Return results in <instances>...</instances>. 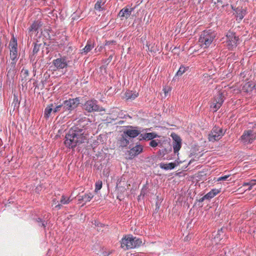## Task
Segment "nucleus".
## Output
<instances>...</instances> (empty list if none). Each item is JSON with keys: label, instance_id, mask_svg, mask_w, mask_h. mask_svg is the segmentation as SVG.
Returning a JSON list of instances; mask_svg holds the SVG:
<instances>
[{"label": "nucleus", "instance_id": "1", "mask_svg": "<svg viewBox=\"0 0 256 256\" xmlns=\"http://www.w3.org/2000/svg\"><path fill=\"white\" fill-rule=\"evenodd\" d=\"M84 135V130L78 126L72 128L66 135L64 142L66 146L69 148H74L86 140Z\"/></svg>", "mask_w": 256, "mask_h": 256}, {"label": "nucleus", "instance_id": "2", "mask_svg": "<svg viewBox=\"0 0 256 256\" xmlns=\"http://www.w3.org/2000/svg\"><path fill=\"white\" fill-rule=\"evenodd\" d=\"M84 135V130L78 126L72 128L66 135L64 142L66 146L69 148H74L86 140Z\"/></svg>", "mask_w": 256, "mask_h": 256}, {"label": "nucleus", "instance_id": "3", "mask_svg": "<svg viewBox=\"0 0 256 256\" xmlns=\"http://www.w3.org/2000/svg\"><path fill=\"white\" fill-rule=\"evenodd\" d=\"M120 243L122 248L126 250L140 246L142 244V241L140 238L129 234L125 236L122 239Z\"/></svg>", "mask_w": 256, "mask_h": 256}, {"label": "nucleus", "instance_id": "4", "mask_svg": "<svg viewBox=\"0 0 256 256\" xmlns=\"http://www.w3.org/2000/svg\"><path fill=\"white\" fill-rule=\"evenodd\" d=\"M216 36L214 32L210 30L202 32L198 40V42L202 48H207L212 44Z\"/></svg>", "mask_w": 256, "mask_h": 256}, {"label": "nucleus", "instance_id": "5", "mask_svg": "<svg viewBox=\"0 0 256 256\" xmlns=\"http://www.w3.org/2000/svg\"><path fill=\"white\" fill-rule=\"evenodd\" d=\"M226 44L228 48L230 50H232L236 48L240 42V40L238 36L236 34L229 31L227 32Z\"/></svg>", "mask_w": 256, "mask_h": 256}, {"label": "nucleus", "instance_id": "6", "mask_svg": "<svg viewBox=\"0 0 256 256\" xmlns=\"http://www.w3.org/2000/svg\"><path fill=\"white\" fill-rule=\"evenodd\" d=\"M224 100V92L220 90L218 91L212 101L210 108L214 112H216L222 106Z\"/></svg>", "mask_w": 256, "mask_h": 256}, {"label": "nucleus", "instance_id": "7", "mask_svg": "<svg viewBox=\"0 0 256 256\" xmlns=\"http://www.w3.org/2000/svg\"><path fill=\"white\" fill-rule=\"evenodd\" d=\"M224 133L225 131L222 128L215 126L209 134V140L212 142L218 140L222 138Z\"/></svg>", "mask_w": 256, "mask_h": 256}, {"label": "nucleus", "instance_id": "8", "mask_svg": "<svg viewBox=\"0 0 256 256\" xmlns=\"http://www.w3.org/2000/svg\"><path fill=\"white\" fill-rule=\"evenodd\" d=\"M64 105L68 112V114H70L74 110L80 103V99L79 98H69L68 100L63 101Z\"/></svg>", "mask_w": 256, "mask_h": 256}, {"label": "nucleus", "instance_id": "9", "mask_svg": "<svg viewBox=\"0 0 256 256\" xmlns=\"http://www.w3.org/2000/svg\"><path fill=\"white\" fill-rule=\"evenodd\" d=\"M256 139V132L252 130H245L240 137V140L244 144L252 143Z\"/></svg>", "mask_w": 256, "mask_h": 256}, {"label": "nucleus", "instance_id": "10", "mask_svg": "<svg viewBox=\"0 0 256 256\" xmlns=\"http://www.w3.org/2000/svg\"><path fill=\"white\" fill-rule=\"evenodd\" d=\"M83 108L88 112L101 111L98 104V101L94 100H87L83 106Z\"/></svg>", "mask_w": 256, "mask_h": 256}, {"label": "nucleus", "instance_id": "11", "mask_svg": "<svg viewBox=\"0 0 256 256\" xmlns=\"http://www.w3.org/2000/svg\"><path fill=\"white\" fill-rule=\"evenodd\" d=\"M10 58L12 60V68L8 70L7 76L12 75L14 71V67L18 60V48L10 49Z\"/></svg>", "mask_w": 256, "mask_h": 256}, {"label": "nucleus", "instance_id": "12", "mask_svg": "<svg viewBox=\"0 0 256 256\" xmlns=\"http://www.w3.org/2000/svg\"><path fill=\"white\" fill-rule=\"evenodd\" d=\"M52 63L56 69L58 70L66 68L68 66L66 59L64 56H60L59 58L54 60Z\"/></svg>", "mask_w": 256, "mask_h": 256}, {"label": "nucleus", "instance_id": "13", "mask_svg": "<svg viewBox=\"0 0 256 256\" xmlns=\"http://www.w3.org/2000/svg\"><path fill=\"white\" fill-rule=\"evenodd\" d=\"M172 136L174 139L173 148L175 154L178 153L182 146V140L179 136L176 134H172Z\"/></svg>", "mask_w": 256, "mask_h": 256}, {"label": "nucleus", "instance_id": "14", "mask_svg": "<svg viewBox=\"0 0 256 256\" xmlns=\"http://www.w3.org/2000/svg\"><path fill=\"white\" fill-rule=\"evenodd\" d=\"M232 8L235 12L237 20L241 21L246 14V10L242 8H234V6H231Z\"/></svg>", "mask_w": 256, "mask_h": 256}, {"label": "nucleus", "instance_id": "15", "mask_svg": "<svg viewBox=\"0 0 256 256\" xmlns=\"http://www.w3.org/2000/svg\"><path fill=\"white\" fill-rule=\"evenodd\" d=\"M129 139L127 136L123 132L118 140L119 146L121 148L126 147L129 144Z\"/></svg>", "mask_w": 256, "mask_h": 256}, {"label": "nucleus", "instance_id": "16", "mask_svg": "<svg viewBox=\"0 0 256 256\" xmlns=\"http://www.w3.org/2000/svg\"><path fill=\"white\" fill-rule=\"evenodd\" d=\"M142 146L140 144L136 145L135 146L132 148L128 151V154L130 156V158H132L138 156L142 152Z\"/></svg>", "mask_w": 256, "mask_h": 256}, {"label": "nucleus", "instance_id": "17", "mask_svg": "<svg viewBox=\"0 0 256 256\" xmlns=\"http://www.w3.org/2000/svg\"><path fill=\"white\" fill-rule=\"evenodd\" d=\"M133 10V8H129L126 7L120 10L118 13V16L120 18H128L130 16Z\"/></svg>", "mask_w": 256, "mask_h": 256}, {"label": "nucleus", "instance_id": "18", "mask_svg": "<svg viewBox=\"0 0 256 256\" xmlns=\"http://www.w3.org/2000/svg\"><path fill=\"white\" fill-rule=\"evenodd\" d=\"M140 131L137 129L127 130L124 132V133L129 138H136L140 134Z\"/></svg>", "mask_w": 256, "mask_h": 256}, {"label": "nucleus", "instance_id": "19", "mask_svg": "<svg viewBox=\"0 0 256 256\" xmlns=\"http://www.w3.org/2000/svg\"><path fill=\"white\" fill-rule=\"evenodd\" d=\"M255 84L252 82L245 83L242 86V91L244 92L248 93L251 92L255 88Z\"/></svg>", "mask_w": 256, "mask_h": 256}, {"label": "nucleus", "instance_id": "20", "mask_svg": "<svg viewBox=\"0 0 256 256\" xmlns=\"http://www.w3.org/2000/svg\"><path fill=\"white\" fill-rule=\"evenodd\" d=\"M54 114V104H51L46 106L44 110V116L46 119H48Z\"/></svg>", "mask_w": 256, "mask_h": 256}, {"label": "nucleus", "instance_id": "21", "mask_svg": "<svg viewBox=\"0 0 256 256\" xmlns=\"http://www.w3.org/2000/svg\"><path fill=\"white\" fill-rule=\"evenodd\" d=\"M140 137L142 138V139L144 140H152L154 138H159L160 136L155 132H148L141 134Z\"/></svg>", "mask_w": 256, "mask_h": 256}, {"label": "nucleus", "instance_id": "22", "mask_svg": "<svg viewBox=\"0 0 256 256\" xmlns=\"http://www.w3.org/2000/svg\"><path fill=\"white\" fill-rule=\"evenodd\" d=\"M178 164L176 162H170L168 164L160 163V167L164 170H170L174 169Z\"/></svg>", "mask_w": 256, "mask_h": 256}, {"label": "nucleus", "instance_id": "23", "mask_svg": "<svg viewBox=\"0 0 256 256\" xmlns=\"http://www.w3.org/2000/svg\"><path fill=\"white\" fill-rule=\"evenodd\" d=\"M94 48V44L91 40H88L84 48L82 50V54H88Z\"/></svg>", "mask_w": 256, "mask_h": 256}, {"label": "nucleus", "instance_id": "24", "mask_svg": "<svg viewBox=\"0 0 256 256\" xmlns=\"http://www.w3.org/2000/svg\"><path fill=\"white\" fill-rule=\"evenodd\" d=\"M42 46V44L35 42L34 44V48L32 50V54L30 56V60H34L35 55L39 52Z\"/></svg>", "mask_w": 256, "mask_h": 256}, {"label": "nucleus", "instance_id": "25", "mask_svg": "<svg viewBox=\"0 0 256 256\" xmlns=\"http://www.w3.org/2000/svg\"><path fill=\"white\" fill-rule=\"evenodd\" d=\"M138 93L136 92L128 90L125 93V96L127 100H133L138 96Z\"/></svg>", "mask_w": 256, "mask_h": 256}, {"label": "nucleus", "instance_id": "26", "mask_svg": "<svg viewBox=\"0 0 256 256\" xmlns=\"http://www.w3.org/2000/svg\"><path fill=\"white\" fill-rule=\"evenodd\" d=\"M220 192V190L218 189H212L208 194L205 195V198L207 197L208 199H210L215 196Z\"/></svg>", "mask_w": 256, "mask_h": 256}, {"label": "nucleus", "instance_id": "27", "mask_svg": "<svg viewBox=\"0 0 256 256\" xmlns=\"http://www.w3.org/2000/svg\"><path fill=\"white\" fill-rule=\"evenodd\" d=\"M40 23L38 22H34L28 28V31L30 32H36L38 30V28L40 26Z\"/></svg>", "mask_w": 256, "mask_h": 256}, {"label": "nucleus", "instance_id": "28", "mask_svg": "<svg viewBox=\"0 0 256 256\" xmlns=\"http://www.w3.org/2000/svg\"><path fill=\"white\" fill-rule=\"evenodd\" d=\"M9 46L10 49L18 48L17 40L14 36H12L10 42Z\"/></svg>", "mask_w": 256, "mask_h": 256}, {"label": "nucleus", "instance_id": "29", "mask_svg": "<svg viewBox=\"0 0 256 256\" xmlns=\"http://www.w3.org/2000/svg\"><path fill=\"white\" fill-rule=\"evenodd\" d=\"M188 69V67H185L184 66L182 65L179 68L178 71L176 72L175 76H182Z\"/></svg>", "mask_w": 256, "mask_h": 256}, {"label": "nucleus", "instance_id": "30", "mask_svg": "<svg viewBox=\"0 0 256 256\" xmlns=\"http://www.w3.org/2000/svg\"><path fill=\"white\" fill-rule=\"evenodd\" d=\"M104 4V2H102V0H98L95 4L94 8L97 10L102 11L104 10L102 6Z\"/></svg>", "mask_w": 256, "mask_h": 256}, {"label": "nucleus", "instance_id": "31", "mask_svg": "<svg viewBox=\"0 0 256 256\" xmlns=\"http://www.w3.org/2000/svg\"><path fill=\"white\" fill-rule=\"evenodd\" d=\"M20 102L18 99V96L14 94L13 102L12 103V106L14 107V110L16 108H18L19 107Z\"/></svg>", "mask_w": 256, "mask_h": 256}, {"label": "nucleus", "instance_id": "32", "mask_svg": "<svg viewBox=\"0 0 256 256\" xmlns=\"http://www.w3.org/2000/svg\"><path fill=\"white\" fill-rule=\"evenodd\" d=\"M36 222L40 226H42L44 228H45L46 226L48 224V220H42L40 218L36 219Z\"/></svg>", "mask_w": 256, "mask_h": 256}, {"label": "nucleus", "instance_id": "33", "mask_svg": "<svg viewBox=\"0 0 256 256\" xmlns=\"http://www.w3.org/2000/svg\"><path fill=\"white\" fill-rule=\"evenodd\" d=\"M83 196H84V202L85 203L90 201V200L94 197V195L91 193L86 194Z\"/></svg>", "mask_w": 256, "mask_h": 256}, {"label": "nucleus", "instance_id": "34", "mask_svg": "<svg viewBox=\"0 0 256 256\" xmlns=\"http://www.w3.org/2000/svg\"><path fill=\"white\" fill-rule=\"evenodd\" d=\"M58 106H59V107L60 108V114H64L65 116L68 114V112L65 107V105H64V102H62L61 104H59Z\"/></svg>", "mask_w": 256, "mask_h": 256}, {"label": "nucleus", "instance_id": "35", "mask_svg": "<svg viewBox=\"0 0 256 256\" xmlns=\"http://www.w3.org/2000/svg\"><path fill=\"white\" fill-rule=\"evenodd\" d=\"M70 202V198H68L67 196L62 195V198L60 199V202L61 204H68Z\"/></svg>", "mask_w": 256, "mask_h": 256}, {"label": "nucleus", "instance_id": "36", "mask_svg": "<svg viewBox=\"0 0 256 256\" xmlns=\"http://www.w3.org/2000/svg\"><path fill=\"white\" fill-rule=\"evenodd\" d=\"M102 180H98L95 184V192H98L102 188Z\"/></svg>", "mask_w": 256, "mask_h": 256}, {"label": "nucleus", "instance_id": "37", "mask_svg": "<svg viewBox=\"0 0 256 256\" xmlns=\"http://www.w3.org/2000/svg\"><path fill=\"white\" fill-rule=\"evenodd\" d=\"M55 104V106L54 107V114H56V113H58V112H60V108L59 107V106H58V104Z\"/></svg>", "mask_w": 256, "mask_h": 256}, {"label": "nucleus", "instance_id": "38", "mask_svg": "<svg viewBox=\"0 0 256 256\" xmlns=\"http://www.w3.org/2000/svg\"><path fill=\"white\" fill-rule=\"evenodd\" d=\"M53 204H56L55 208L57 210H60L62 208V204H60L56 199L53 200Z\"/></svg>", "mask_w": 256, "mask_h": 256}, {"label": "nucleus", "instance_id": "39", "mask_svg": "<svg viewBox=\"0 0 256 256\" xmlns=\"http://www.w3.org/2000/svg\"><path fill=\"white\" fill-rule=\"evenodd\" d=\"M150 146L152 148H155L158 146V142L156 140L152 139L150 142Z\"/></svg>", "mask_w": 256, "mask_h": 256}, {"label": "nucleus", "instance_id": "40", "mask_svg": "<svg viewBox=\"0 0 256 256\" xmlns=\"http://www.w3.org/2000/svg\"><path fill=\"white\" fill-rule=\"evenodd\" d=\"M148 190V187L146 185L144 186L142 188L140 192V196H143L146 194Z\"/></svg>", "mask_w": 256, "mask_h": 256}, {"label": "nucleus", "instance_id": "41", "mask_svg": "<svg viewBox=\"0 0 256 256\" xmlns=\"http://www.w3.org/2000/svg\"><path fill=\"white\" fill-rule=\"evenodd\" d=\"M230 176V175H225L224 176H222L218 178L217 181H224L227 180L228 178Z\"/></svg>", "mask_w": 256, "mask_h": 256}, {"label": "nucleus", "instance_id": "42", "mask_svg": "<svg viewBox=\"0 0 256 256\" xmlns=\"http://www.w3.org/2000/svg\"><path fill=\"white\" fill-rule=\"evenodd\" d=\"M112 44L115 45L116 44V42L114 41V40L107 41V42H106L105 44V46H111Z\"/></svg>", "mask_w": 256, "mask_h": 256}, {"label": "nucleus", "instance_id": "43", "mask_svg": "<svg viewBox=\"0 0 256 256\" xmlns=\"http://www.w3.org/2000/svg\"><path fill=\"white\" fill-rule=\"evenodd\" d=\"M171 90V89L169 87H165L163 88V91L164 93L165 96H166L167 94Z\"/></svg>", "mask_w": 256, "mask_h": 256}, {"label": "nucleus", "instance_id": "44", "mask_svg": "<svg viewBox=\"0 0 256 256\" xmlns=\"http://www.w3.org/2000/svg\"><path fill=\"white\" fill-rule=\"evenodd\" d=\"M78 200L80 202H81L82 201L84 202V196H78Z\"/></svg>", "mask_w": 256, "mask_h": 256}, {"label": "nucleus", "instance_id": "45", "mask_svg": "<svg viewBox=\"0 0 256 256\" xmlns=\"http://www.w3.org/2000/svg\"><path fill=\"white\" fill-rule=\"evenodd\" d=\"M102 48H103L102 46H100V48L98 47L95 48V51H96V52H100L102 50Z\"/></svg>", "mask_w": 256, "mask_h": 256}, {"label": "nucleus", "instance_id": "46", "mask_svg": "<svg viewBox=\"0 0 256 256\" xmlns=\"http://www.w3.org/2000/svg\"><path fill=\"white\" fill-rule=\"evenodd\" d=\"M208 199L207 197L205 198V196H204L203 197H202L200 200V202H202L204 200Z\"/></svg>", "mask_w": 256, "mask_h": 256}, {"label": "nucleus", "instance_id": "47", "mask_svg": "<svg viewBox=\"0 0 256 256\" xmlns=\"http://www.w3.org/2000/svg\"><path fill=\"white\" fill-rule=\"evenodd\" d=\"M250 184H251L252 186H254V185H255L256 184V182H252V180L250 182Z\"/></svg>", "mask_w": 256, "mask_h": 256}, {"label": "nucleus", "instance_id": "48", "mask_svg": "<svg viewBox=\"0 0 256 256\" xmlns=\"http://www.w3.org/2000/svg\"><path fill=\"white\" fill-rule=\"evenodd\" d=\"M250 182H245L244 184V186H250Z\"/></svg>", "mask_w": 256, "mask_h": 256}, {"label": "nucleus", "instance_id": "49", "mask_svg": "<svg viewBox=\"0 0 256 256\" xmlns=\"http://www.w3.org/2000/svg\"><path fill=\"white\" fill-rule=\"evenodd\" d=\"M102 254L103 256H108L109 255L106 252H104Z\"/></svg>", "mask_w": 256, "mask_h": 256}, {"label": "nucleus", "instance_id": "50", "mask_svg": "<svg viewBox=\"0 0 256 256\" xmlns=\"http://www.w3.org/2000/svg\"><path fill=\"white\" fill-rule=\"evenodd\" d=\"M249 186H249V188H248V190H250L252 189V186H252L251 184H250Z\"/></svg>", "mask_w": 256, "mask_h": 256}, {"label": "nucleus", "instance_id": "51", "mask_svg": "<svg viewBox=\"0 0 256 256\" xmlns=\"http://www.w3.org/2000/svg\"><path fill=\"white\" fill-rule=\"evenodd\" d=\"M112 55H110V56H109L108 59L111 60L112 59Z\"/></svg>", "mask_w": 256, "mask_h": 256}, {"label": "nucleus", "instance_id": "52", "mask_svg": "<svg viewBox=\"0 0 256 256\" xmlns=\"http://www.w3.org/2000/svg\"><path fill=\"white\" fill-rule=\"evenodd\" d=\"M28 70H25V72H24V73H25L26 74H27V75L28 74Z\"/></svg>", "mask_w": 256, "mask_h": 256}, {"label": "nucleus", "instance_id": "53", "mask_svg": "<svg viewBox=\"0 0 256 256\" xmlns=\"http://www.w3.org/2000/svg\"><path fill=\"white\" fill-rule=\"evenodd\" d=\"M252 182H254L256 183V180H252Z\"/></svg>", "mask_w": 256, "mask_h": 256}, {"label": "nucleus", "instance_id": "54", "mask_svg": "<svg viewBox=\"0 0 256 256\" xmlns=\"http://www.w3.org/2000/svg\"><path fill=\"white\" fill-rule=\"evenodd\" d=\"M114 48V47H109V49H110V48Z\"/></svg>", "mask_w": 256, "mask_h": 256}, {"label": "nucleus", "instance_id": "55", "mask_svg": "<svg viewBox=\"0 0 256 256\" xmlns=\"http://www.w3.org/2000/svg\"><path fill=\"white\" fill-rule=\"evenodd\" d=\"M48 216H49V214H48V215H47L46 218H48Z\"/></svg>", "mask_w": 256, "mask_h": 256}]
</instances>
